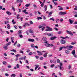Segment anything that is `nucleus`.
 Listing matches in <instances>:
<instances>
[{"mask_svg":"<svg viewBox=\"0 0 77 77\" xmlns=\"http://www.w3.org/2000/svg\"><path fill=\"white\" fill-rule=\"evenodd\" d=\"M30 4H27L25 5V6H26V7H29V6H30Z\"/></svg>","mask_w":77,"mask_h":77,"instance_id":"obj_34","label":"nucleus"},{"mask_svg":"<svg viewBox=\"0 0 77 77\" xmlns=\"http://www.w3.org/2000/svg\"><path fill=\"white\" fill-rule=\"evenodd\" d=\"M12 9L13 11H15V8L14 7H12Z\"/></svg>","mask_w":77,"mask_h":77,"instance_id":"obj_40","label":"nucleus"},{"mask_svg":"<svg viewBox=\"0 0 77 77\" xmlns=\"http://www.w3.org/2000/svg\"><path fill=\"white\" fill-rule=\"evenodd\" d=\"M18 32L19 34H21L23 33V31L22 30H19L18 31Z\"/></svg>","mask_w":77,"mask_h":77,"instance_id":"obj_28","label":"nucleus"},{"mask_svg":"<svg viewBox=\"0 0 77 77\" xmlns=\"http://www.w3.org/2000/svg\"><path fill=\"white\" fill-rule=\"evenodd\" d=\"M28 41L29 42H34L35 40L33 39L28 38Z\"/></svg>","mask_w":77,"mask_h":77,"instance_id":"obj_6","label":"nucleus"},{"mask_svg":"<svg viewBox=\"0 0 77 77\" xmlns=\"http://www.w3.org/2000/svg\"><path fill=\"white\" fill-rule=\"evenodd\" d=\"M19 37L21 38H23V35L21 34L19 35Z\"/></svg>","mask_w":77,"mask_h":77,"instance_id":"obj_36","label":"nucleus"},{"mask_svg":"<svg viewBox=\"0 0 77 77\" xmlns=\"http://www.w3.org/2000/svg\"><path fill=\"white\" fill-rule=\"evenodd\" d=\"M25 62H26V63H27L28 64V65L29 64V61L27 60H25Z\"/></svg>","mask_w":77,"mask_h":77,"instance_id":"obj_43","label":"nucleus"},{"mask_svg":"<svg viewBox=\"0 0 77 77\" xmlns=\"http://www.w3.org/2000/svg\"><path fill=\"white\" fill-rule=\"evenodd\" d=\"M16 67H17V68H20V65L18 64H17L16 65Z\"/></svg>","mask_w":77,"mask_h":77,"instance_id":"obj_32","label":"nucleus"},{"mask_svg":"<svg viewBox=\"0 0 77 77\" xmlns=\"http://www.w3.org/2000/svg\"><path fill=\"white\" fill-rule=\"evenodd\" d=\"M35 57L36 59H38V58H39V56H35Z\"/></svg>","mask_w":77,"mask_h":77,"instance_id":"obj_64","label":"nucleus"},{"mask_svg":"<svg viewBox=\"0 0 77 77\" xmlns=\"http://www.w3.org/2000/svg\"><path fill=\"white\" fill-rule=\"evenodd\" d=\"M43 56L44 57H47V55L46 54H45L43 55Z\"/></svg>","mask_w":77,"mask_h":77,"instance_id":"obj_51","label":"nucleus"},{"mask_svg":"<svg viewBox=\"0 0 77 77\" xmlns=\"http://www.w3.org/2000/svg\"><path fill=\"white\" fill-rule=\"evenodd\" d=\"M66 14V12H62L61 11L59 13V15H65Z\"/></svg>","mask_w":77,"mask_h":77,"instance_id":"obj_3","label":"nucleus"},{"mask_svg":"<svg viewBox=\"0 0 77 77\" xmlns=\"http://www.w3.org/2000/svg\"><path fill=\"white\" fill-rule=\"evenodd\" d=\"M56 38H57L56 37L54 36L51 38L50 39L51 40H54V39H56Z\"/></svg>","mask_w":77,"mask_h":77,"instance_id":"obj_11","label":"nucleus"},{"mask_svg":"<svg viewBox=\"0 0 77 77\" xmlns=\"http://www.w3.org/2000/svg\"><path fill=\"white\" fill-rule=\"evenodd\" d=\"M54 5H56V6L57 5V2H54Z\"/></svg>","mask_w":77,"mask_h":77,"instance_id":"obj_60","label":"nucleus"},{"mask_svg":"<svg viewBox=\"0 0 77 77\" xmlns=\"http://www.w3.org/2000/svg\"><path fill=\"white\" fill-rule=\"evenodd\" d=\"M65 53L66 54H68L69 53V50H66L65 51Z\"/></svg>","mask_w":77,"mask_h":77,"instance_id":"obj_26","label":"nucleus"},{"mask_svg":"<svg viewBox=\"0 0 77 77\" xmlns=\"http://www.w3.org/2000/svg\"><path fill=\"white\" fill-rule=\"evenodd\" d=\"M54 61L53 60H50L51 63H53L54 62Z\"/></svg>","mask_w":77,"mask_h":77,"instance_id":"obj_56","label":"nucleus"},{"mask_svg":"<svg viewBox=\"0 0 77 77\" xmlns=\"http://www.w3.org/2000/svg\"><path fill=\"white\" fill-rule=\"evenodd\" d=\"M38 28L39 29H41V28H42V26H41V25H40L38 26Z\"/></svg>","mask_w":77,"mask_h":77,"instance_id":"obj_55","label":"nucleus"},{"mask_svg":"<svg viewBox=\"0 0 77 77\" xmlns=\"http://www.w3.org/2000/svg\"><path fill=\"white\" fill-rule=\"evenodd\" d=\"M47 38L45 37H44L42 38L43 41H46L47 40Z\"/></svg>","mask_w":77,"mask_h":77,"instance_id":"obj_14","label":"nucleus"},{"mask_svg":"<svg viewBox=\"0 0 77 77\" xmlns=\"http://www.w3.org/2000/svg\"><path fill=\"white\" fill-rule=\"evenodd\" d=\"M52 14H53V11H51L49 13L48 15L49 16H51V15Z\"/></svg>","mask_w":77,"mask_h":77,"instance_id":"obj_29","label":"nucleus"},{"mask_svg":"<svg viewBox=\"0 0 77 77\" xmlns=\"http://www.w3.org/2000/svg\"><path fill=\"white\" fill-rule=\"evenodd\" d=\"M60 38H62V39H65V37H60Z\"/></svg>","mask_w":77,"mask_h":77,"instance_id":"obj_58","label":"nucleus"},{"mask_svg":"<svg viewBox=\"0 0 77 77\" xmlns=\"http://www.w3.org/2000/svg\"><path fill=\"white\" fill-rule=\"evenodd\" d=\"M7 28L8 29H9L10 28H11V27L10 26V25H9V24H8L7 26Z\"/></svg>","mask_w":77,"mask_h":77,"instance_id":"obj_24","label":"nucleus"},{"mask_svg":"<svg viewBox=\"0 0 77 77\" xmlns=\"http://www.w3.org/2000/svg\"><path fill=\"white\" fill-rule=\"evenodd\" d=\"M6 13L8 15H11V13L8 12V11H6Z\"/></svg>","mask_w":77,"mask_h":77,"instance_id":"obj_21","label":"nucleus"},{"mask_svg":"<svg viewBox=\"0 0 77 77\" xmlns=\"http://www.w3.org/2000/svg\"><path fill=\"white\" fill-rule=\"evenodd\" d=\"M67 48L66 47H65V46L61 47L59 49V51H60L61 50H62L63 48Z\"/></svg>","mask_w":77,"mask_h":77,"instance_id":"obj_9","label":"nucleus"},{"mask_svg":"<svg viewBox=\"0 0 77 77\" xmlns=\"http://www.w3.org/2000/svg\"><path fill=\"white\" fill-rule=\"evenodd\" d=\"M35 66H36L35 68V70H36L37 69V68L39 67V65H35Z\"/></svg>","mask_w":77,"mask_h":77,"instance_id":"obj_16","label":"nucleus"},{"mask_svg":"<svg viewBox=\"0 0 77 77\" xmlns=\"http://www.w3.org/2000/svg\"><path fill=\"white\" fill-rule=\"evenodd\" d=\"M68 68L69 69H71V65H69L68 66Z\"/></svg>","mask_w":77,"mask_h":77,"instance_id":"obj_59","label":"nucleus"},{"mask_svg":"<svg viewBox=\"0 0 77 77\" xmlns=\"http://www.w3.org/2000/svg\"><path fill=\"white\" fill-rule=\"evenodd\" d=\"M62 66H63V63H59V68L60 69V70H62V69H63V67H62Z\"/></svg>","mask_w":77,"mask_h":77,"instance_id":"obj_1","label":"nucleus"},{"mask_svg":"<svg viewBox=\"0 0 77 77\" xmlns=\"http://www.w3.org/2000/svg\"><path fill=\"white\" fill-rule=\"evenodd\" d=\"M66 32L68 33V34H69L70 35H72V36H73V34L72 33V32H71V31L67 30Z\"/></svg>","mask_w":77,"mask_h":77,"instance_id":"obj_7","label":"nucleus"},{"mask_svg":"<svg viewBox=\"0 0 77 77\" xmlns=\"http://www.w3.org/2000/svg\"><path fill=\"white\" fill-rule=\"evenodd\" d=\"M23 2V0H17V3H22Z\"/></svg>","mask_w":77,"mask_h":77,"instance_id":"obj_13","label":"nucleus"},{"mask_svg":"<svg viewBox=\"0 0 77 77\" xmlns=\"http://www.w3.org/2000/svg\"><path fill=\"white\" fill-rule=\"evenodd\" d=\"M44 3H43L41 5V6L42 7V8H43V6H44Z\"/></svg>","mask_w":77,"mask_h":77,"instance_id":"obj_53","label":"nucleus"},{"mask_svg":"<svg viewBox=\"0 0 77 77\" xmlns=\"http://www.w3.org/2000/svg\"><path fill=\"white\" fill-rule=\"evenodd\" d=\"M16 76V75L14 74H12L11 75V77H15Z\"/></svg>","mask_w":77,"mask_h":77,"instance_id":"obj_31","label":"nucleus"},{"mask_svg":"<svg viewBox=\"0 0 77 77\" xmlns=\"http://www.w3.org/2000/svg\"><path fill=\"white\" fill-rule=\"evenodd\" d=\"M45 45L47 47H50V44L48 43L45 44Z\"/></svg>","mask_w":77,"mask_h":77,"instance_id":"obj_10","label":"nucleus"},{"mask_svg":"<svg viewBox=\"0 0 77 77\" xmlns=\"http://www.w3.org/2000/svg\"><path fill=\"white\" fill-rule=\"evenodd\" d=\"M8 23H9L8 21H5V24H8Z\"/></svg>","mask_w":77,"mask_h":77,"instance_id":"obj_57","label":"nucleus"},{"mask_svg":"<svg viewBox=\"0 0 77 77\" xmlns=\"http://www.w3.org/2000/svg\"><path fill=\"white\" fill-rule=\"evenodd\" d=\"M32 54H33V53H32V52H30L29 53V55L30 56L32 55Z\"/></svg>","mask_w":77,"mask_h":77,"instance_id":"obj_37","label":"nucleus"},{"mask_svg":"<svg viewBox=\"0 0 77 77\" xmlns=\"http://www.w3.org/2000/svg\"><path fill=\"white\" fill-rule=\"evenodd\" d=\"M3 63L4 64V65H6L7 63L5 61H4L3 62Z\"/></svg>","mask_w":77,"mask_h":77,"instance_id":"obj_44","label":"nucleus"},{"mask_svg":"<svg viewBox=\"0 0 77 77\" xmlns=\"http://www.w3.org/2000/svg\"><path fill=\"white\" fill-rule=\"evenodd\" d=\"M54 66V64H53L51 66V68H53Z\"/></svg>","mask_w":77,"mask_h":77,"instance_id":"obj_47","label":"nucleus"},{"mask_svg":"<svg viewBox=\"0 0 77 77\" xmlns=\"http://www.w3.org/2000/svg\"><path fill=\"white\" fill-rule=\"evenodd\" d=\"M26 33L28 35H29V31H26Z\"/></svg>","mask_w":77,"mask_h":77,"instance_id":"obj_49","label":"nucleus"},{"mask_svg":"<svg viewBox=\"0 0 77 77\" xmlns=\"http://www.w3.org/2000/svg\"><path fill=\"white\" fill-rule=\"evenodd\" d=\"M72 54H73V55H74V54H75V50H73V51Z\"/></svg>","mask_w":77,"mask_h":77,"instance_id":"obj_23","label":"nucleus"},{"mask_svg":"<svg viewBox=\"0 0 77 77\" xmlns=\"http://www.w3.org/2000/svg\"><path fill=\"white\" fill-rule=\"evenodd\" d=\"M12 22L13 23V24H15V23H16V22H14V20L13 19Z\"/></svg>","mask_w":77,"mask_h":77,"instance_id":"obj_35","label":"nucleus"},{"mask_svg":"<svg viewBox=\"0 0 77 77\" xmlns=\"http://www.w3.org/2000/svg\"><path fill=\"white\" fill-rule=\"evenodd\" d=\"M37 53H38V54L39 56H41V55H42L43 54L41 52L39 51H37Z\"/></svg>","mask_w":77,"mask_h":77,"instance_id":"obj_5","label":"nucleus"},{"mask_svg":"<svg viewBox=\"0 0 77 77\" xmlns=\"http://www.w3.org/2000/svg\"><path fill=\"white\" fill-rule=\"evenodd\" d=\"M48 33L46 32V33H44V35H48Z\"/></svg>","mask_w":77,"mask_h":77,"instance_id":"obj_61","label":"nucleus"},{"mask_svg":"<svg viewBox=\"0 0 77 77\" xmlns=\"http://www.w3.org/2000/svg\"><path fill=\"white\" fill-rule=\"evenodd\" d=\"M20 53H22V54H24V52H23V51L22 50L20 51Z\"/></svg>","mask_w":77,"mask_h":77,"instance_id":"obj_41","label":"nucleus"},{"mask_svg":"<svg viewBox=\"0 0 77 77\" xmlns=\"http://www.w3.org/2000/svg\"><path fill=\"white\" fill-rule=\"evenodd\" d=\"M44 8L45 9V11H46L47 9V5H45L44 7Z\"/></svg>","mask_w":77,"mask_h":77,"instance_id":"obj_18","label":"nucleus"},{"mask_svg":"<svg viewBox=\"0 0 77 77\" xmlns=\"http://www.w3.org/2000/svg\"><path fill=\"white\" fill-rule=\"evenodd\" d=\"M11 51H13L14 53H17V51L15 49H12L11 50Z\"/></svg>","mask_w":77,"mask_h":77,"instance_id":"obj_20","label":"nucleus"},{"mask_svg":"<svg viewBox=\"0 0 77 77\" xmlns=\"http://www.w3.org/2000/svg\"><path fill=\"white\" fill-rule=\"evenodd\" d=\"M23 26L24 27H26V26H27V24L26 23H25Z\"/></svg>","mask_w":77,"mask_h":77,"instance_id":"obj_52","label":"nucleus"},{"mask_svg":"<svg viewBox=\"0 0 77 77\" xmlns=\"http://www.w3.org/2000/svg\"><path fill=\"white\" fill-rule=\"evenodd\" d=\"M48 35L49 36H53V35L51 33H48Z\"/></svg>","mask_w":77,"mask_h":77,"instance_id":"obj_17","label":"nucleus"},{"mask_svg":"<svg viewBox=\"0 0 77 77\" xmlns=\"http://www.w3.org/2000/svg\"><path fill=\"white\" fill-rule=\"evenodd\" d=\"M46 28L48 29H46V31L48 32V31H52V29L50 28L49 26H46Z\"/></svg>","mask_w":77,"mask_h":77,"instance_id":"obj_2","label":"nucleus"},{"mask_svg":"<svg viewBox=\"0 0 77 77\" xmlns=\"http://www.w3.org/2000/svg\"><path fill=\"white\" fill-rule=\"evenodd\" d=\"M55 75H56V74L54 73H53L52 75V77H54V76H55Z\"/></svg>","mask_w":77,"mask_h":77,"instance_id":"obj_48","label":"nucleus"},{"mask_svg":"<svg viewBox=\"0 0 77 77\" xmlns=\"http://www.w3.org/2000/svg\"><path fill=\"white\" fill-rule=\"evenodd\" d=\"M58 7H59L60 8H59V10L60 11H62V10H63V8L60 7V6H58Z\"/></svg>","mask_w":77,"mask_h":77,"instance_id":"obj_22","label":"nucleus"},{"mask_svg":"<svg viewBox=\"0 0 77 77\" xmlns=\"http://www.w3.org/2000/svg\"><path fill=\"white\" fill-rule=\"evenodd\" d=\"M14 27L15 28V29H17V28H18L17 26H14Z\"/></svg>","mask_w":77,"mask_h":77,"instance_id":"obj_62","label":"nucleus"},{"mask_svg":"<svg viewBox=\"0 0 77 77\" xmlns=\"http://www.w3.org/2000/svg\"><path fill=\"white\" fill-rule=\"evenodd\" d=\"M50 20H52V21H54V18L53 17L49 19Z\"/></svg>","mask_w":77,"mask_h":77,"instance_id":"obj_38","label":"nucleus"},{"mask_svg":"<svg viewBox=\"0 0 77 77\" xmlns=\"http://www.w3.org/2000/svg\"><path fill=\"white\" fill-rule=\"evenodd\" d=\"M33 6L34 7V8H37L36 5H33Z\"/></svg>","mask_w":77,"mask_h":77,"instance_id":"obj_50","label":"nucleus"},{"mask_svg":"<svg viewBox=\"0 0 77 77\" xmlns=\"http://www.w3.org/2000/svg\"><path fill=\"white\" fill-rule=\"evenodd\" d=\"M8 66V68H11V67H12V66H10V65L8 66Z\"/></svg>","mask_w":77,"mask_h":77,"instance_id":"obj_63","label":"nucleus"},{"mask_svg":"<svg viewBox=\"0 0 77 77\" xmlns=\"http://www.w3.org/2000/svg\"><path fill=\"white\" fill-rule=\"evenodd\" d=\"M21 55L19 54H18L17 55H15L16 57H18V56H20Z\"/></svg>","mask_w":77,"mask_h":77,"instance_id":"obj_33","label":"nucleus"},{"mask_svg":"<svg viewBox=\"0 0 77 77\" xmlns=\"http://www.w3.org/2000/svg\"><path fill=\"white\" fill-rule=\"evenodd\" d=\"M37 19L38 20H42V17H38Z\"/></svg>","mask_w":77,"mask_h":77,"instance_id":"obj_30","label":"nucleus"},{"mask_svg":"<svg viewBox=\"0 0 77 77\" xmlns=\"http://www.w3.org/2000/svg\"><path fill=\"white\" fill-rule=\"evenodd\" d=\"M20 46L21 45H20V44H18V45H17V47H20Z\"/></svg>","mask_w":77,"mask_h":77,"instance_id":"obj_42","label":"nucleus"},{"mask_svg":"<svg viewBox=\"0 0 77 77\" xmlns=\"http://www.w3.org/2000/svg\"><path fill=\"white\" fill-rule=\"evenodd\" d=\"M3 48L5 50H8V47L6 46H4L3 47Z\"/></svg>","mask_w":77,"mask_h":77,"instance_id":"obj_27","label":"nucleus"},{"mask_svg":"<svg viewBox=\"0 0 77 77\" xmlns=\"http://www.w3.org/2000/svg\"><path fill=\"white\" fill-rule=\"evenodd\" d=\"M69 23H70L71 24H72V23H73V22L72 20H71V19H69Z\"/></svg>","mask_w":77,"mask_h":77,"instance_id":"obj_25","label":"nucleus"},{"mask_svg":"<svg viewBox=\"0 0 77 77\" xmlns=\"http://www.w3.org/2000/svg\"><path fill=\"white\" fill-rule=\"evenodd\" d=\"M66 47V48H67L68 47H69L68 49L69 50H71V48H72V47H73V46L71 45H70L69 46H67Z\"/></svg>","mask_w":77,"mask_h":77,"instance_id":"obj_8","label":"nucleus"},{"mask_svg":"<svg viewBox=\"0 0 77 77\" xmlns=\"http://www.w3.org/2000/svg\"><path fill=\"white\" fill-rule=\"evenodd\" d=\"M60 43L61 44H65V43L66 42H65V41L63 40V39H62L60 41Z\"/></svg>","mask_w":77,"mask_h":77,"instance_id":"obj_4","label":"nucleus"},{"mask_svg":"<svg viewBox=\"0 0 77 77\" xmlns=\"http://www.w3.org/2000/svg\"><path fill=\"white\" fill-rule=\"evenodd\" d=\"M22 12L23 13H25V14H28V12H26V10H23Z\"/></svg>","mask_w":77,"mask_h":77,"instance_id":"obj_12","label":"nucleus"},{"mask_svg":"<svg viewBox=\"0 0 77 77\" xmlns=\"http://www.w3.org/2000/svg\"><path fill=\"white\" fill-rule=\"evenodd\" d=\"M11 44V42H8L7 44H6V46H8V45H10Z\"/></svg>","mask_w":77,"mask_h":77,"instance_id":"obj_15","label":"nucleus"},{"mask_svg":"<svg viewBox=\"0 0 77 77\" xmlns=\"http://www.w3.org/2000/svg\"><path fill=\"white\" fill-rule=\"evenodd\" d=\"M19 75L20 77H23V75H22V73H20Z\"/></svg>","mask_w":77,"mask_h":77,"instance_id":"obj_45","label":"nucleus"},{"mask_svg":"<svg viewBox=\"0 0 77 77\" xmlns=\"http://www.w3.org/2000/svg\"><path fill=\"white\" fill-rule=\"evenodd\" d=\"M62 33V31H59L58 32V34L60 35Z\"/></svg>","mask_w":77,"mask_h":77,"instance_id":"obj_39","label":"nucleus"},{"mask_svg":"<svg viewBox=\"0 0 77 77\" xmlns=\"http://www.w3.org/2000/svg\"><path fill=\"white\" fill-rule=\"evenodd\" d=\"M18 42H17V41H16V42L14 43V46H15L16 45H17V43Z\"/></svg>","mask_w":77,"mask_h":77,"instance_id":"obj_46","label":"nucleus"},{"mask_svg":"<svg viewBox=\"0 0 77 77\" xmlns=\"http://www.w3.org/2000/svg\"><path fill=\"white\" fill-rule=\"evenodd\" d=\"M29 32L30 33H33V31L31 29H30L29 30Z\"/></svg>","mask_w":77,"mask_h":77,"instance_id":"obj_19","label":"nucleus"},{"mask_svg":"<svg viewBox=\"0 0 77 77\" xmlns=\"http://www.w3.org/2000/svg\"><path fill=\"white\" fill-rule=\"evenodd\" d=\"M20 17L19 14H18L17 15V19H19V18L18 17Z\"/></svg>","mask_w":77,"mask_h":77,"instance_id":"obj_54","label":"nucleus"}]
</instances>
